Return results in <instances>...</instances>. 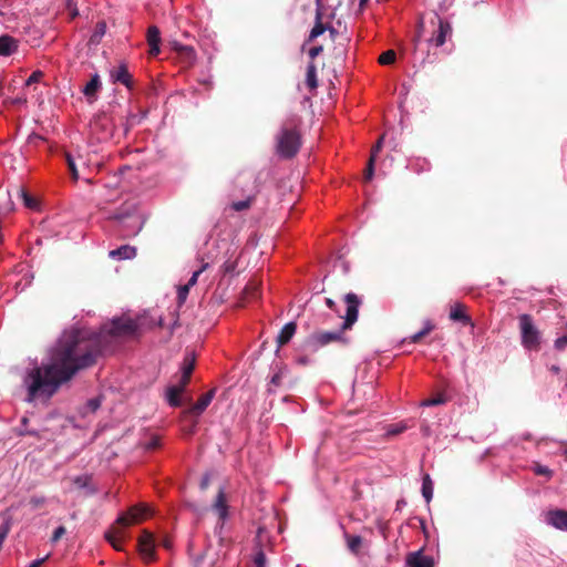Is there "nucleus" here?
<instances>
[{
	"instance_id": "1",
	"label": "nucleus",
	"mask_w": 567,
	"mask_h": 567,
	"mask_svg": "<svg viewBox=\"0 0 567 567\" xmlns=\"http://www.w3.org/2000/svg\"><path fill=\"white\" fill-rule=\"evenodd\" d=\"M137 328L136 320L120 317L105 323L99 332L79 327L64 330L51 349L49 361L25 372L27 401L50 400L79 370L94 364L103 351L102 340L133 334Z\"/></svg>"
},
{
	"instance_id": "2",
	"label": "nucleus",
	"mask_w": 567,
	"mask_h": 567,
	"mask_svg": "<svg viewBox=\"0 0 567 567\" xmlns=\"http://www.w3.org/2000/svg\"><path fill=\"white\" fill-rule=\"evenodd\" d=\"M152 509L145 504L132 506L126 513L118 516L116 525L105 533L106 540L116 550L122 549V543L126 538L125 528L138 524L152 515Z\"/></svg>"
},
{
	"instance_id": "3",
	"label": "nucleus",
	"mask_w": 567,
	"mask_h": 567,
	"mask_svg": "<svg viewBox=\"0 0 567 567\" xmlns=\"http://www.w3.org/2000/svg\"><path fill=\"white\" fill-rule=\"evenodd\" d=\"M520 331V343L527 351H539L542 346V332L535 326L530 315L523 313L518 316Z\"/></svg>"
},
{
	"instance_id": "4",
	"label": "nucleus",
	"mask_w": 567,
	"mask_h": 567,
	"mask_svg": "<svg viewBox=\"0 0 567 567\" xmlns=\"http://www.w3.org/2000/svg\"><path fill=\"white\" fill-rule=\"evenodd\" d=\"M300 125L301 120L299 116H292L286 121V159L293 157L301 147Z\"/></svg>"
},
{
	"instance_id": "5",
	"label": "nucleus",
	"mask_w": 567,
	"mask_h": 567,
	"mask_svg": "<svg viewBox=\"0 0 567 567\" xmlns=\"http://www.w3.org/2000/svg\"><path fill=\"white\" fill-rule=\"evenodd\" d=\"M431 25L434 28L432 37L426 42L430 45L441 47L445 43L446 38L452 34V27L449 21L443 20L440 16L435 14L431 19Z\"/></svg>"
},
{
	"instance_id": "6",
	"label": "nucleus",
	"mask_w": 567,
	"mask_h": 567,
	"mask_svg": "<svg viewBox=\"0 0 567 567\" xmlns=\"http://www.w3.org/2000/svg\"><path fill=\"white\" fill-rule=\"evenodd\" d=\"M143 224L144 221L138 214L120 216L117 219L118 233L122 237L136 236L141 231Z\"/></svg>"
},
{
	"instance_id": "7",
	"label": "nucleus",
	"mask_w": 567,
	"mask_h": 567,
	"mask_svg": "<svg viewBox=\"0 0 567 567\" xmlns=\"http://www.w3.org/2000/svg\"><path fill=\"white\" fill-rule=\"evenodd\" d=\"M344 301L347 305V311L343 317L342 328L350 329L353 323L358 320L359 316V307L361 305V299L353 292H349L344 296Z\"/></svg>"
},
{
	"instance_id": "8",
	"label": "nucleus",
	"mask_w": 567,
	"mask_h": 567,
	"mask_svg": "<svg viewBox=\"0 0 567 567\" xmlns=\"http://www.w3.org/2000/svg\"><path fill=\"white\" fill-rule=\"evenodd\" d=\"M138 551L145 563L150 564L155 561V539L152 533L147 530L142 532L138 538Z\"/></svg>"
},
{
	"instance_id": "9",
	"label": "nucleus",
	"mask_w": 567,
	"mask_h": 567,
	"mask_svg": "<svg viewBox=\"0 0 567 567\" xmlns=\"http://www.w3.org/2000/svg\"><path fill=\"white\" fill-rule=\"evenodd\" d=\"M543 522L555 529L567 532V511L554 508L544 513Z\"/></svg>"
},
{
	"instance_id": "10",
	"label": "nucleus",
	"mask_w": 567,
	"mask_h": 567,
	"mask_svg": "<svg viewBox=\"0 0 567 567\" xmlns=\"http://www.w3.org/2000/svg\"><path fill=\"white\" fill-rule=\"evenodd\" d=\"M213 511L217 514L220 527H223L225 520L229 516V506L224 488H220L217 493L216 499L212 505Z\"/></svg>"
},
{
	"instance_id": "11",
	"label": "nucleus",
	"mask_w": 567,
	"mask_h": 567,
	"mask_svg": "<svg viewBox=\"0 0 567 567\" xmlns=\"http://www.w3.org/2000/svg\"><path fill=\"white\" fill-rule=\"evenodd\" d=\"M102 90V82L99 74H94L82 89V93L89 104L94 103Z\"/></svg>"
},
{
	"instance_id": "12",
	"label": "nucleus",
	"mask_w": 567,
	"mask_h": 567,
	"mask_svg": "<svg viewBox=\"0 0 567 567\" xmlns=\"http://www.w3.org/2000/svg\"><path fill=\"white\" fill-rule=\"evenodd\" d=\"M110 78L113 83H121L127 89H132L133 86L132 75L130 74L125 63H121L118 66L113 68L110 71Z\"/></svg>"
},
{
	"instance_id": "13",
	"label": "nucleus",
	"mask_w": 567,
	"mask_h": 567,
	"mask_svg": "<svg viewBox=\"0 0 567 567\" xmlns=\"http://www.w3.org/2000/svg\"><path fill=\"white\" fill-rule=\"evenodd\" d=\"M187 384L178 381L176 384H172L166 389V400L171 406H179L182 404V394L184 393Z\"/></svg>"
},
{
	"instance_id": "14",
	"label": "nucleus",
	"mask_w": 567,
	"mask_h": 567,
	"mask_svg": "<svg viewBox=\"0 0 567 567\" xmlns=\"http://www.w3.org/2000/svg\"><path fill=\"white\" fill-rule=\"evenodd\" d=\"M433 558L424 555L422 550L410 553L406 556V565L409 567H433Z\"/></svg>"
},
{
	"instance_id": "15",
	"label": "nucleus",
	"mask_w": 567,
	"mask_h": 567,
	"mask_svg": "<svg viewBox=\"0 0 567 567\" xmlns=\"http://www.w3.org/2000/svg\"><path fill=\"white\" fill-rule=\"evenodd\" d=\"M19 41L9 34L0 35V56H10L18 51Z\"/></svg>"
},
{
	"instance_id": "16",
	"label": "nucleus",
	"mask_w": 567,
	"mask_h": 567,
	"mask_svg": "<svg viewBox=\"0 0 567 567\" xmlns=\"http://www.w3.org/2000/svg\"><path fill=\"white\" fill-rule=\"evenodd\" d=\"M195 354L193 352H188L184 357L183 364L181 368L182 375L179 378V381L183 382L184 384H188L190 380V375L195 368Z\"/></svg>"
},
{
	"instance_id": "17",
	"label": "nucleus",
	"mask_w": 567,
	"mask_h": 567,
	"mask_svg": "<svg viewBox=\"0 0 567 567\" xmlns=\"http://www.w3.org/2000/svg\"><path fill=\"white\" fill-rule=\"evenodd\" d=\"M147 43L150 45V54L156 56L161 51V32L157 27L151 25L147 29Z\"/></svg>"
},
{
	"instance_id": "18",
	"label": "nucleus",
	"mask_w": 567,
	"mask_h": 567,
	"mask_svg": "<svg viewBox=\"0 0 567 567\" xmlns=\"http://www.w3.org/2000/svg\"><path fill=\"white\" fill-rule=\"evenodd\" d=\"M384 136H381L380 140L377 142L374 147L372 148L370 159L368 162L365 172H364V182H370L373 178L374 175V162L378 153L380 152L382 145H383Z\"/></svg>"
},
{
	"instance_id": "19",
	"label": "nucleus",
	"mask_w": 567,
	"mask_h": 567,
	"mask_svg": "<svg viewBox=\"0 0 567 567\" xmlns=\"http://www.w3.org/2000/svg\"><path fill=\"white\" fill-rule=\"evenodd\" d=\"M214 396L215 390H209L196 401V403L190 408V412L195 415H200L212 403Z\"/></svg>"
},
{
	"instance_id": "20",
	"label": "nucleus",
	"mask_w": 567,
	"mask_h": 567,
	"mask_svg": "<svg viewBox=\"0 0 567 567\" xmlns=\"http://www.w3.org/2000/svg\"><path fill=\"white\" fill-rule=\"evenodd\" d=\"M110 257L117 260L132 259L136 256V248L130 245H123L117 249L110 251Z\"/></svg>"
},
{
	"instance_id": "21",
	"label": "nucleus",
	"mask_w": 567,
	"mask_h": 567,
	"mask_svg": "<svg viewBox=\"0 0 567 567\" xmlns=\"http://www.w3.org/2000/svg\"><path fill=\"white\" fill-rule=\"evenodd\" d=\"M450 319L455 322H461L463 324L471 323V318L465 312V307L462 303H455L451 307L450 310Z\"/></svg>"
},
{
	"instance_id": "22",
	"label": "nucleus",
	"mask_w": 567,
	"mask_h": 567,
	"mask_svg": "<svg viewBox=\"0 0 567 567\" xmlns=\"http://www.w3.org/2000/svg\"><path fill=\"white\" fill-rule=\"evenodd\" d=\"M319 2L320 0H317L318 8L316 12V23L310 31L309 40L318 38L319 35L323 34L328 29V25L322 22V14L320 12Z\"/></svg>"
},
{
	"instance_id": "23",
	"label": "nucleus",
	"mask_w": 567,
	"mask_h": 567,
	"mask_svg": "<svg viewBox=\"0 0 567 567\" xmlns=\"http://www.w3.org/2000/svg\"><path fill=\"white\" fill-rule=\"evenodd\" d=\"M422 496L429 504L433 498L434 484L429 474H425L422 478Z\"/></svg>"
},
{
	"instance_id": "24",
	"label": "nucleus",
	"mask_w": 567,
	"mask_h": 567,
	"mask_svg": "<svg viewBox=\"0 0 567 567\" xmlns=\"http://www.w3.org/2000/svg\"><path fill=\"white\" fill-rule=\"evenodd\" d=\"M306 84L310 90H315L318 86L317 68L313 62H310L307 65Z\"/></svg>"
},
{
	"instance_id": "25",
	"label": "nucleus",
	"mask_w": 567,
	"mask_h": 567,
	"mask_svg": "<svg viewBox=\"0 0 567 567\" xmlns=\"http://www.w3.org/2000/svg\"><path fill=\"white\" fill-rule=\"evenodd\" d=\"M271 369H272V375L270 378L268 391L275 392L281 385V379H282L281 368L279 367L278 363H275L271 367Z\"/></svg>"
},
{
	"instance_id": "26",
	"label": "nucleus",
	"mask_w": 567,
	"mask_h": 567,
	"mask_svg": "<svg viewBox=\"0 0 567 567\" xmlns=\"http://www.w3.org/2000/svg\"><path fill=\"white\" fill-rule=\"evenodd\" d=\"M408 168L420 174L422 172H426L430 169V163L426 158H415V159L409 161Z\"/></svg>"
},
{
	"instance_id": "27",
	"label": "nucleus",
	"mask_w": 567,
	"mask_h": 567,
	"mask_svg": "<svg viewBox=\"0 0 567 567\" xmlns=\"http://www.w3.org/2000/svg\"><path fill=\"white\" fill-rule=\"evenodd\" d=\"M449 396L444 393H437L436 395L429 398L421 402V406H436L447 403Z\"/></svg>"
},
{
	"instance_id": "28",
	"label": "nucleus",
	"mask_w": 567,
	"mask_h": 567,
	"mask_svg": "<svg viewBox=\"0 0 567 567\" xmlns=\"http://www.w3.org/2000/svg\"><path fill=\"white\" fill-rule=\"evenodd\" d=\"M101 403H102L101 398H92V399H90L85 403V405L82 408L81 414L83 416H86L90 413H95L99 410V408L101 406Z\"/></svg>"
},
{
	"instance_id": "29",
	"label": "nucleus",
	"mask_w": 567,
	"mask_h": 567,
	"mask_svg": "<svg viewBox=\"0 0 567 567\" xmlns=\"http://www.w3.org/2000/svg\"><path fill=\"white\" fill-rule=\"evenodd\" d=\"M11 528V518L4 517L0 524V549L2 548L3 542L6 540Z\"/></svg>"
},
{
	"instance_id": "30",
	"label": "nucleus",
	"mask_w": 567,
	"mask_h": 567,
	"mask_svg": "<svg viewBox=\"0 0 567 567\" xmlns=\"http://www.w3.org/2000/svg\"><path fill=\"white\" fill-rule=\"evenodd\" d=\"M405 430H406V425L403 423L390 424L386 426L384 435L386 437L395 436V435L404 432Z\"/></svg>"
},
{
	"instance_id": "31",
	"label": "nucleus",
	"mask_w": 567,
	"mask_h": 567,
	"mask_svg": "<svg viewBox=\"0 0 567 567\" xmlns=\"http://www.w3.org/2000/svg\"><path fill=\"white\" fill-rule=\"evenodd\" d=\"M347 537V543H348V548L357 554L361 544H362V538L361 536L359 535H353V536H350V535H346Z\"/></svg>"
},
{
	"instance_id": "32",
	"label": "nucleus",
	"mask_w": 567,
	"mask_h": 567,
	"mask_svg": "<svg viewBox=\"0 0 567 567\" xmlns=\"http://www.w3.org/2000/svg\"><path fill=\"white\" fill-rule=\"evenodd\" d=\"M339 337H340V332H322L319 334L318 340L322 344H327L331 341L339 339Z\"/></svg>"
},
{
	"instance_id": "33",
	"label": "nucleus",
	"mask_w": 567,
	"mask_h": 567,
	"mask_svg": "<svg viewBox=\"0 0 567 567\" xmlns=\"http://www.w3.org/2000/svg\"><path fill=\"white\" fill-rule=\"evenodd\" d=\"M394 61L395 52L393 50H388L383 52L379 58V62L384 65L392 64Z\"/></svg>"
},
{
	"instance_id": "34",
	"label": "nucleus",
	"mask_w": 567,
	"mask_h": 567,
	"mask_svg": "<svg viewBox=\"0 0 567 567\" xmlns=\"http://www.w3.org/2000/svg\"><path fill=\"white\" fill-rule=\"evenodd\" d=\"M91 476L80 475L73 478V483L78 488H86L90 485Z\"/></svg>"
},
{
	"instance_id": "35",
	"label": "nucleus",
	"mask_w": 567,
	"mask_h": 567,
	"mask_svg": "<svg viewBox=\"0 0 567 567\" xmlns=\"http://www.w3.org/2000/svg\"><path fill=\"white\" fill-rule=\"evenodd\" d=\"M533 470L536 475H544L547 476L548 478H550L553 475V471L546 465L537 464L534 466Z\"/></svg>"
},
{
	"instance_id": "36",
	"label": "nucleus",
	"mask_w": 567,
	"mask_h": 567,
	"mask_svg": "<svg viewBox=\"0 0 567 567\" xmlns=\"http://www.w3.org/2000/svg\"><path fill=\"white\" fill-rule=\"evenodd\" d=\"M189 287L184 285V286H181L178 287V290H177V301L179 305H183L186 299H187V296H188V292H189Z\"/></svg>"
},
{
	"instance_id": "37",
	"label": "nucleus",
	"mask_w": 567,
	"mask_h": 567,
	"mask_svg": "<svg viewBox=\"0 0 567 567\" xmlns=\"http://www.w3.org/2000/svg\"><path fill=\"white\" fill-rule=\"evenodd\" d=\"M66 163H68L69 169L71 172L72 178L74 181H78L79 173H78L74 159L72 158V156L70 154H66Z\"/></svg>"
},
{
	"instance_id": "38",
	"label": "nucleus",
	"mask_w": 567,
	"mask_h": 567,
	"mask_svg": "<svg viewBox=\"0 0 567 567\" xmlns=\"http://www.w3.org/2000/svg\"><path fill=\"white\" fill-rule=\"evenodd\" d=\"M42 78H43V72L37 70V71L32 72V74L27 79L25 85L30 86L33 83H38L41 81Z\"/></svg>"
},
{
	"instance_id": "39",
	"label": "nucleus",
	"mask_w": 567,
	"mask_h": 567,
	"mask_svg": "<svg viewBox=\"0 0 567 567\" xmlns=\"http://www.w3.org/2000/svg\"><path fill=\"white\" fill-rule=\"evenodd\" d=\"M254 563L256 567H266V555L261 549L255 554Z\"/></svg>"
},
{
	"instance_id": "40",
	"label": "nucleus",
	"mask_w": 567,
	"mask_h": 567,
	"mask_svg": "<svg viewBox=\"0 0 567 567\" xmlns=\"http://www.w3.org/2000/svg\"><path fill=\"white\" fill-rule=\"evenodd\" d=\"M297 329V324L293 321L286 322V343L293 337Z\"/></svg>"
},
{
	"instance_id": "41",
	"label": "nucleus",
	"mask_w": 567,
	"mask_h": 567,
	"mask_svg": "<svg viewBox=\"0 0 567 567\" xmlns=\"http://www.w3.org/2000/svg\"><path fill=\"white\" fill-rule=\"evenodd\" d=\"M554 347L558 351H561L567 347V332L555 340Z\"/></svg>"
},
{
	"instance_id": "42",
	"label": "nucleus",
	"mask_w": 567,
	"mask_h": 567,
	"mask_svg": "<svg viewBox=\"0 0 567 567\" xmlns=\"http://www.w3.org/2000/svg\"><path fill=\"white\" fill-rule=\"evenodd\" d=\"M207 267V264H205L202 268H199L198 270L194 271L190 279L188 280V282L186 284V286H188L189 288L195 286L197 280H198V277L199 275L206 269Z\"/></svg>"
},
{
	"instance_id": "43",
	"label": "nucleus",
	"mask_w": 567,
	"mask_h": 567,
	"mask_svg": "<svg viewBox=\"0 0 567 567\" xmlns=\"http://www.w3.org/2000/svg\"><path fill=\"white\" fill-rule=\"evenodd\" d=\"M22 197H23L24 205L28 208L37 207V205H38L37 200L33 197H31L25 190H22Z\"/></svg>"
},
{
	"instance_id": "44",
	"label": "nucleus",
	"mask_w": 567,
	"mask_h": 567,
	"mask_svg": "<svg viewBox=\"0 0 567 567\" xmlns=\"http://www.w3.org/2000/svg\"><path fill=\"white\" fill-rule=\"evenodd\" d=\"M250 199L239 200L231 204V208L236 212L245 210L249 207Z\"/></svg>"
},
{
	"instance_id": "45",
	"label": "nucleus",
	"mask_w": 567,
	"mask_h": 567,
	"mask_svg": "<svg viewBox=\"0 0 567 567\" xmlns=\"http://www.w3.org/2000/svg\"><path fill=\"white\" fill-rule=\"evenodd\" d=\"M161 445L159 437L158 436H152L150 441H147L144 445L146 450H155Z\"/></svg>"
},
{
	"instance_id": "46",
	"label": "nucleus",
	"mask_w": 567,
	"mask_h": 567,
	"mask_svg": "<svg viewBox=\"0 0 567 567\" xmlns=\"http://www.w3.org/2000/svg\"><path fill=\"white\" fill-rule=\"evenodd\" d=\"M276 148H277V153L278 155H284V130H281L278 134H277V145H276Z\"/></svg>"
},
{
	"instance_id": "47",
	"label": "nucleus",
	"mask_w": 567,
	"mask_h": 567,
	"mask_svg": "<svg viewBox=\"0 0 567 567\" xmlns=\"http://www.w3.org/2000/svg\"><path fill=\"white\" fill-rule=\"evenodd\" d=\"M323 51V48L321 45H315L311 47L308 51V54L311 59H315Z\"/></svg>"
},
{
	"instance_id": "48",
	"label": "nucleus",
	"mask_w": 567,
	"mask_h": 567,
	"mask_svg": "<svg viewBox=\"0 0 567 567\" xmlns=\"http://www.w3.org/2000/svg\"><path fill=\"white\" fill-rule=\"evenodd\" d=\"M44 503H45V498H44V497H42V496H41V497H40V496H33V497H31V499H30V504H31L34 508L42 506Z\"/></svg>"
},
{
	"instance_id": "49",
	"label": "nucleus",
	"mask_w": 567,
	"mask_h": 567,
	"mask_svg": "<svg viewBox=\"0 0 567 567\" xmlns=\"http://www.w3.org/2000/svg\"><path fill=\"white\" fill-rule=\"evenodd\" d=\"M65 533V528L63 526H59L54 533H53V536H52V540L53 542H56L59 540Z\"/></svg>"
},
{
	"instance_id": "50",
	"label": "nucleus",
	"mask_w": 567,
	"mask_h": 567,
	"mask_svg": "<svg viewBox=\"0 0 567 567\" xmlns=\"http://www.w3.org/2000/svg\"><path fill=\"white\" fill-rule=\"evenodd\" d=\"M424 336H426V334H425L422 330H420L419 332H416V333H414V334H412V336L410 337V341H411L412 343H416V342H419V341L421 340V338H423Z\"/></svg>"
},
{
	"instance_id": "51",
	"label": "nucleus",
	"mask_w": 567,
	"mask_h": 567,
	"mask_svg": "<svg viewBox=\"0 0 567 567\" xmlns=\"http://www.w3.org/2000/svg\"><path fill=\"white\" fill-rule=\"evenodd\" d=\"M277 343H278L277 352H279L280 348L284 346V328H281L277 334Z\"/></svg>"
},
{
	"instance_id": "52",
	"label": "nucleus",
	"mask_w": 567,
	"mask_h": 567,
	"mask_svg": "<svg viewBox=\"0 0 567 567\" xmlns=\"http://www.w3.org/2000/svg\"><path fill=\"white\" fill-rule=\"evenodd\" d=\"M433 329H434V324L430 320H426L424 322V327H423L422 331L425 334H429Z\"/></svg>"
},
{
	"instance_id": "53",
	"label": "nucleus",
	"mask_w": 567,
	"mask_h": 567,
	"mask_svg": "<svg viewBox=\"0 0 567 567\" xmlns=\"http://www.w3.org/2000/svg\"><path fill=\"white\" fill-rule=\"evenodd\" d=\"M433 329H434V324L430 320H426L424 322V327H423L422 331L425 334H429Z\"/></svg>"
},
{
	"instance_id": "54",
	"label": "nucleus",
	"mask_w": 567,
	"mask_h": 567,
	"mask_svg": "<svg viewBox=\"0 0 567 567\" xmlns=\"http://www.w3.org/2000/svg\"><path fill=\"white\" fill-rule=\"evenodd\" d=\"M47 557L44 558H40V559H35L33 560L29 567H40L44 561H45Z\"/></svg>"
},
{
	"instance_id": "55",
	"label": "nucleus",
	"mask_w": 567,
	"mask_h": 567,
	"mask_svg": "<svg viewBox=\"0 0 567 567\" xmlns=\"http://www.w3.org/2000/svg\"><path fill=\"white\" fill-rule=\"evenodd\" d=\"M162 545H163L166 549H171V548H172V546H173L172 542H171L167 537H165V538L163 539Z\"/></svg>"
},
{
	"instance_id": "56",
	"label": "nucleus",
	"mask_w": 567,
	"mask_h": 567,
	"mask_svg": "<svg viewBox=\"0 0 567 567\" xmlns=\"http://www.w3.org/2000/svg\"><path fill=\"white\" fill-rule=\"evenodd\" d=\"M420 42H421V34H419V35L414 39V54H416V51H417L419 45H420Z\"/></svg>"
},
{
	"instance_id": "57",
	"label": "nucleus",
	"mask_w": 567,
	"mask_h": 567,
	"mask_svg": "<svg viewBox=\"0 0 567 567\" xmlns=\"http://www.w3.org/2000/svg\"><path fill=\"white\" fill-rule=\"evenodd\" d=\"M209 478L205 476L200 482V487L205 489L208 486Z\"/></svg>"
},
{
	"instance_id": "58",
	"label": "nucleus",
	"mask_w": 567,
	"mask_h": 567,
	"mask_svg": "<svg viewBox=\"0 0 567 567\" xmlns=\"http://www.w3.org/2000/svg\"><path fill=\"white\" fill-rule=\"evenodd\" d=\"M327 31H329L330 37L334 39L336 34L338 33L337 30L333 27L328 25Z\"/></svg>"
},
{
	"instance_id": "59",
	"label": "nucleus",
	"mask_w": 567,
	"mask_h": 567,
	"mask_svg": "<svg viewBox=\"0 0 567 567\" xmlns=\"http://www.w3.org/2000/svg\"><path fill=\"white\" fill-rule=\"evenodd\" d=\"M326 305H327L330 309H333V308H334V306H336L334 301H333L332 299H330V298H327V299H326Z\"/></svg>"
},
{
	"instance_id": "60",
	"label": "nucleus",
	"mask_w": 567,
	"mask_h": 567,
	"mask_svg": "<svg viewBox=\"0 0 567 567\" xmlns=\"http://www.w3.org/2000/svg\"><path fill=\"white\" fill-rule=\"evenodd\" d=\"M224 268H225V272H229L230 270H233V269H234V266H233V265L225 264V265H224Z\"/></svg>"
},
{
	"instance_id": "61",
	"label": "nucleus",
	"mask_w": 567,
	"mask_h": 567,
	"mask_svg": "<svg viewBox=\"0 0 567 567\" xmlns=\"http://www.w3.org/2000/svg\"><path fill=\"white\" fill-rule=\"evenodd\" d=\"M379 530L383 536H385V527L383 524H379Z\"/></svg>"
},
{
	"instance_id": "62",
	"label": "nucleus",
	"mask_w": 567,
	"mask_h": 567,
	"mask_svg": "<svg viewBox=\"0 0 567 567\" xmlns=\"http://www.w3.org/2000/svg\"><path fill=\"white\" fill-rule=\"evenodd\" d=\"M405 505V502L403 499L398 501L396 507L400 508L401 506Z\"/></svg>"
},
{
	"instance_id": "63",
	"label": "nucleus",
	"mask_w": 567,
	"mask_h": 567,
	"mask_svg": "<svg viewBox=\"0 0 567 567\" xmlns=\"http://www.w3.org/2000/svg\"><path fill=\"white\" fill-rule=\"evenodd\" d=\"M368 1H369V0H360V1H359V6H360L361 8H363V7L367 4V2H368Z\"/></svg>"
},
{
	"instance_id": "64",
	"label": "nucleus",
	"mask_w": 567,
	"mask_h": 567,
	"mask_svg": "<svg viewBox=\"0 0 567 567\" xmlns=\"http://www.w3.org/2000/svg\"><path fill=\"white\" fill-rule=\"evenodd\" d=\"M559 369L557 367H553V371H558Z\"/></svg>"
}]
</instances>
